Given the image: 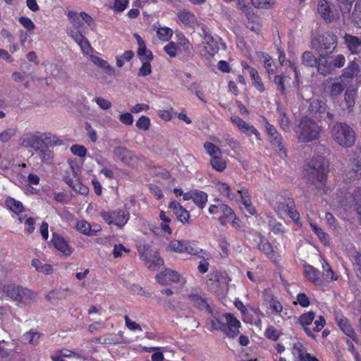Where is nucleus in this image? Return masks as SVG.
<instances>
[{
  "label": "nucleus",
  "mask_w": 361,
  "mask_h": 361,
  "mask_svg": "<svg viewBox=\"0 0 361 361\" xmlns=\"http://www.w3.org/2000/svg\"><path fill=\"white\" fill-rule=\"evenodd\" d=\"M329 164L322 156H316L311 159L304 166L303 176L308 187L324 190L326 185Z\"/></svg>",
  "instance_id": "1"
},
{
  "label": "nucleus",
  "mask_w": 361,
  "mask_h": 361,
  "mask_svg": "<svg viewBox=\"0 0 361 361\" xmlns=\"http://www.w3.org/2000/svg\"><path fill=\"white\" fill-rule=\"evenodd\" d=\"M4 293L13 301L16 302L19 307L29 305L34 302L37 298V294L32 290L18 286L16 284H9L0 287Z\"/></svg>",
  "instance_id": "2"
},
{
  "label": "nucleus",
  "mask_w": 361,
  "mask_h": 361,
  "mask_svg": "<svg viewBox=\"0 0 361 361\" xmlns=\"http://www.w3.org/2000/svg\"><path fill=\"white\" fill-rule=\"evenodd\" d=\"M331 134L335 142L341 147L348 148L355 144L356 133L353 128L345 123H335L331 129Z\"/></svg>",
  "instance_id": "3"
},
{
  "label": "nucleus",
  "mask_w": 361,
  "mask_h": 361,
  "mask_svg": "<svg viewBox=\"0 0 361 361\" xmlns=\"http://www.w3.org/2000/svg\"><path fill=\"white\" fill-rule=\"evenodd\" d=\"M320 131L321 128L319 125L306 116L301 118L296 129L298 139L304 142L317 139Z\"/></svg>",
  "instance_id": "4"
},
{
  "label": "nucleus",
  "mask_w": 361,
  "mask_h": 361,
  "mask_svg": "<svg viewBox=\"0 0 361 361\" xmlns=\"http://www.w3.org/2000/svg\"><path fill=\"white\" fill-rule=\"evenodd\" d=\"M337 46L336 37L331 33H325L314 38L312 41V47L321 54H331Z\"/></svg>",
  "instance_id": "5"
},
{
  "label": "nucleus",
  "mask_w": 361,
  "mask_h": 361,
  "mask_svg": "<svg viewBox=\"0 0 361 361\" xmlns=\"http://www.w3.org/2000/svg\"><path fill=\"white\" fill-rule=\"evenodd\" d=\"M48 137L45 134L35 132L26 133L20 139V144L24 147H31L35 151L42 150Z\"/></svg>",
  "instance_id": "6"
},
{
  "label": "nucleus",
  "mask_w": 361,
  "mask_h": 361,
  "mask_svg": "<svg viewBox=\"0 0 361 361\" xmlns=\"http://www.w3.org/2000/svg\"><path fill=\"white\" fill-rule=\"evenodd\" d=\"M218 190L223 196L227 198L228 201L240 202L241 203H249L251 202L250 195L246 189L238 190L234 194L231 192V188L226 183H219L218 184Z\"/></svg>",
  "instance_id": "7"
},
{
  "label": "nucleus",
  "mask_w": 361,
  "mask_h": 361,
  "mask_svg": "<svg viewBox=\"0 0 361 361\" xmlns=\"http://www.w3.org/2000/svg\"><path fill=\"white\" fill-rule=\"evenodd\" d=\"M263 317H264V314L259 307L248 305L247 310L242 316V320L246 324L255 326L259 329H262Z\"/></svg>",
  "instance_id": "8"
},
{
  "label": "nucleus",
  "mask_w": 361,
  "mask_h": 361,
  "mask_svg": "<svg viewBox=\"0 0 361 361\" xmlns=\"http://www.w3.org/2000/svg\"><path fill=\"white\" fill-rule=\"evenodd\" d=\"M224 317L226 323L223 327V333L229 338H235L240 334V322L231 313H226Z\"/></svg>",
  "instance_id": "9"
},
{
  "label": "nucleus",
  "mask_w": 361,
  "mask_h": 361,
  "mask_svg": "<svg viewBox=\"0 0 361 361\" xmlns=\"http://www.w3.org/2000/svg\"><path fill=\"white\" fill-rule=\"evenodd\" d=\"M101 216L103 220L108 224H114L118 227L123 226L128 220V214L123 210L114 211L111 212H102Z\"/></svg>",
  "instance_id": "10"
},
{
  "label": "nucleus",
  "mask_w": 361,
  "mask_h": 361,
  "mask_svg": "<svg viewBox=\"0 0 361 361\" xmlns=\"http://www.w3.org/2000/svg\"><path fill=\"white\" fill-rule=\"evenodd\" d=\"M346 86L342 77L328 78L326 81L325 88L331 97H338Z\"/></svg>",
  "instance_id": "11"
},
{
  "label": "nucleus",
  "mask_w": 361,
  "mask_h": 361,
  "mask_svg": "<svg viewBox=\"0 0 361 361\" xmlns=\"http://www.w3.org/2000/svg\"><path fill=\"white\" fill-rule=\"evenodd\" d=\"M231 120L232 123L235 125L239 130H240L243 133L249 137L254 135L257 140H261L259 133L252 125L247 123L238 116H231Z\"/></svg>",
  "instance_id": "12"
},
{
  "label": "nucleus",
  "mask_w": 361,
  "mask_h": 361,
  "mask_svg": "<svg viewBox=\"0 0 361 361\" xmlns=\"http://www.w3.org/2000/svg\"><path fill=\"white\" fill-rule=\"evenodd\" d=\"M70 36L80 46L82 52L85 55H92L93 49L89 40L81 33L80 30H71Z\"/></svg>",
  "instance_id": "13"
},
{
  "label": "nucleus",
  "mask_w": 361,
  "mask_h": 361,
  "mask_svg": "<svg viewBox=\"0 0 361 361\" xmlns=\"http://www.w3.org/2000/svg\"><path fill=\"white\" fill-rule=\"evenodd\" d=\"M315 318V314L314 312H308L301 314L298 319L297 324H298L306 333V334L313 339H316V336L313 333V331L310 327L312 325Z\"/></svg>",
  "instance_id": "14"
},
{
  "label": "nucleus",
  "mask_w": 361,
  "mask_h": 361,
  "mask_svg": "<svg viewBox=\"0 0 361 361\" xmlns=\"http://www.w3.org/2000/svg\"><path fill=\"white\" fill-rule=\"evenodd\" d=\"M303 268L305 276L308 281L315 286H322L324 283V279L319 269L309 264H304Z\"/></svg>",
  "instance_id": "15"
},
{
  "label": "nucleus",
  "mask_w": 361,
  "mask_h": 361,
  "mask_svg": "<svg viewBox=\"0 0 361 361\" xmlns=\"http://www.w3.org/2000/svg\"><path fill=\"white\" fill-rule=\"evenodd\" d=\"M157 281L161 285H170L180 281V275L173 270L166 269L164 272L157 275Z\"/></svg>",
  "instance_id": "16"
},
{
  "label": "nucleus",
  "mask_w": 361,
  "mask_h": 361,
  "mask_svg": "<svg viewBox=\"0 0 361 361\" xmlns=\"http://www.w3.org/2000/svg\"><path fill=\"white\" fill-rule=\"evenodd\" d=\"M317 10L321 17L326 22H332L335 19L334 12L331 4L326 0H320Z\"/></svg>",
  "instance_id": "17"
},
{
  "label": "nucleus",
  "mask_w": 361,
  "mask_h": 361,
  "mask_svg": "<svg viewBox=\"0 0 361 361\" xmlns=\"http://www.w3.org/2000/svg\"><path fill=\"white\" fill-rule=\"evenodd\" d=\"M77 230L82 234L94 236L101 231V226L97 224H90L86 221L82 220L77 223Z\"/></svg>",
  "instance_id": "18"
},
{
  "label": "nucleus",
  "mask_w": 361,
  "mask_h": 361,
  "mask_svg": "<svg viewBox=\"0 0 361 361\" xmlns=\"http://www.w3.org/2000/svg\"><path fill=\"white\" fill-rule=\"evenodd\" d=\"M51 242L54 247L65 256H70L73 250L63 237L59 234L54 233Z\"/></svg>",
  "instance_id": "19"
},
{
  "label": "nucleus",
  "mask_w": 361,
  "mask_h": 361,
  "mask_svg": "<svg viewBox=\"0 0 361 361\" xmlns=\"http://www.w3.org/2000/svg\"><path fill=\"white\" fill-rule=\"evenodd\" d=\"M292 353L299 361H319L316 357L308 353L305 346L300 342L294 343Z\"/></svg>",
  "instance_id": "20"
},
{
  "label": "nucleus",
  "mask_w": 361,
  "mask_h": 361,
  "mask_svg": "<svg viewBox=\"0 0 361 361\" xmlns=\"http://www.w3.org/2000/svg\"><path fill=\"white\" fill-rule=\"evenodd\" d=\"M202 32L203 43L206 44L205 48L209 55L214 56L219 49L218 43L214 40L205 27H202Z\"/></svg>",
  "instance_id": "21"
},
{
  "label": "nucleus",
  "mask_w": 361,
  "mask_h": 361,
  "mask_svg": "<svg viewBox=\"0 0 361 361\" xmlns=\"http://www.w3.org/2000/svg\"><path fill=\"white\" fill-rule=\"evenodd\" d=\"M189 302L200 311L205 310L207 312H211V308L209 306L205 298L197 293H190L188 295Z\"/></svg>",
  "instance_id": "22"
},
{
  "label": "nucleus",
  "mask_w": 361,
  "mask_h": 361,
  "mask_svg": "<svg viewBox=\"0 0 361 361\" xmlns=\"http://www.w3.org/2000/svg\"><path fill=\"white\" fill-rule=\"evenodd\" d=\"M183 200L184 201L192 200L194 203H206L207 195L203 191L192 190L183 194Z\"/></svg>",
  "instance_id": "23"
},
{
  "label": "nucleus",
  "mask_w": 361,
  "mask_h": 361,
  "mask_svg": "<svg viewBox=\"0 0 361 361\" xmlns=\"http://www.w3.org/2000/svg\"><path fill=\"white\" fill-rule=\"evenodd\" d=\"M214 281L215 283H214V287H212V289L220 293V294H224L228 290V281L227 279L223 276H217L214 275L213 278H210L209 279V283L211 281Z\"/></svg>",
  "instance_id": "24"
},
{
  "label": "nucleus",
  "mask_w": 361,
  "mask_h": 361,
  "mask_svg": "<svg viewBox=\"0 0 361 361\" xmlns=\"http://www.w3.org/2000/svg\"><path fill=\"white\" fill-rule=\"evenodd\" d=\"M336 319L342 331L353 341H356V334L347 319L341 315H337Z\"/></svg>",
  "instance_id": "25"
},
{
  "label": "nucleus",
  "mask_w": 361,
  "mask_h": 361,
  "mask_svg": "<svg viewBox=\"0 0 361 361\" xmlns=\"http://www.w3.org/2000/svg\"><path fill=\"white\" fill-rule=\"evenodd\" d=\"M113 153L115 157L119 159L126 165H131L133 157L130 152L125 147L118 146L114 149Z\"/></svg>",
  "instance_id": "26"
},
{
  "label": "nucleus",
  "mask_w": 361,
  "mask_h": 361,
  "mask_svg": "<svg viewBox=\"0 0 361 361\" xmlns=\"http://www.w3.org/2000/svg\"><path fill=\"white\" fill-rule=\"evenodd\" d=\"M317 66V71L323 75L331 74L334 71L332 63L328 62L325 56L322 54L319 56Z\"/></svg>",
  "instance_id": "27"
},
{
  "label": "nucleus",
  "mask_w": 361,
  "mask_h": 361,
  "mask_svg": "<svg viewBox=\"0 0 361 361\" xmlns=\"http://www.w3.org/2000/svg\"><path fill=\"white\" fill-rule=\"evenodd\" d=\"M320 262L322 264V268L323 269L322 277L324 278V281H334L338 280V276L333 271L328 262L323 257H321Z\"/></svg>",
  "instance_id": "28"
},
{
  "label": "nucleus",
  "mask_w": 361,
  "mask_h": 361,
  "mask_svg": "<svg viewBox=\"0 0 361 361\" xmlns=\"http://www.w3.org/2000/svg\"><path fill=\"white\" fill-rule=\"evenodd\" d=\"M140 258L145 261L146 266L151 270H155L164 264V260L157 255L148 257L146 254L142 253Z\"/></svg>",
  "instance_id": "29"
},
{
  "label": "nucleus",
  "mask_w": 361,
  "mask_h": 361,
  "mask_svg": "<svg viewBox=\"0 0 361 361\" xmlns=\"http://www.w3.org/2000/svg\"><path fill=\"white\" fill-rule=\"evenodd\" d=\"M356 95L357 89L353 87H349L345 92L344 100L348 111H351L355 106Z\"/></svg>",
  "instance_id": "30"
},
{
  "label": "nucleus",
  "mask_w": 361,
  "mask_h": 361,
  "mask_svg": "<svg viewBox=\"0 0 361 361\" xmlns=\"http://www.w3.org/2000/svg\"><path fill=\"white\" fill-rule=\"evenodd\" d=\"M345 42L351 53L357 54L361 51V41L357 37L346 35L345 36Z\"/></svg>",
  "instance_id": "31"
},
{
  "label": "nucleus",
  "mask_w": 361,
  "mask_h": 361,
  "mask_svg": "<svg viewBox=\"0 0 361 361\" xmlns=\"http://www.w3.org/2000/svg\"><path fill=\"white\" fill-rule=\"evenodd\" d=\"M184 252L191 255H196L198 257H203L202 254H205L204 250L200 248L194 240H185Z\"/></svg>",
  "instance_id": "32"
},
{
  "label": "nucleus",
  "mask_w": 361,
  "mask_h": 361,
  "mask_svg": "<svg viewBox=\"0 0 361 361\" xmlns=\"http://www.w3.org/2000/svg\"><path fill=\"white\" fill-rule=\"evenodd\" d=\"M353 170L357 179L361 178V147H357L354 150L353 159Z\"/></svg>",
  "instance_id": "33"
},
{
  "label": "nucleus",
  "mask_w": 361,
  "mask_h": 361,
  "mask_svg": "<svg viewBox=\"0 0 361 361\" xmlns=\"http://www.w3.org/2000/svg\"><path fill=\"white\" fill-rule=\"evenodd\" d=\"M70 169L74 176V179L68 176L64 177L63 179L73 190L78 192L80 186L82 184L78 178V169L75 168L73 166H70Z\"/></svg>",
  "instance_id": "34"
},
{
  "label": "nucleus",
  "mask_w": 361,
  "mask_h": 361,
  "mask_svg": "<svg viewBox=\"0 0 361 361\" xmlns=\"http://www.w3.org/2000/svg\"><path fill=\"white\" fill-rule=\"evenodd\" d=\"M179 20L185 25L192 26L196 23L195 16L188 10L183 9L178 13Z\"/></svg>",
  "instance_id": "35"
},
{
  "label": "nucleus",
  "mask_w": 361,
  "mask_h": 361,
  "mask_svg": "<svg viewBox=\"0 0 361 361\" xmlns=\"http://www.w3.org/2000/svg\"><path fill=\"white\" fill-rule=\"evenodd\" d=\"M359 72V65L355 61H352L348 63V66L343 69V74L340 77H342L343 79H352L356 76Z\"/></svg>",
  "instance_id": "36"
},
{
  "label": "nucleus",
  "mask_w": 361,
  "mask_h": 361,
  "mask_svg": "<svg viewBox=\"0 0 361 361\" xmlns=\"http://www.w3.org/2000/svg\"><path fill=\"white\" fill-rule=\"evenodd\" d=\"M6 206L8 207L10 211L18 216V219L20 223H25L26 218H30L28 214L26 213L23 204H6Z\"/></svg>",
  "instance_id": "37"
},
{
  "label": "nucleus",
  "mask_w": 361,
  "mask_h": 361,
  "mask_svg": "<svg viewBox=\"0 0 361 361\" xmlns=\"http://www.w3.org/2000/svg\"><path fill=\"white\" fill-rule=\"evenodd\" d=\"M350 203L354 202L355 203H361V187H358L353 190V192H348L345 193L343 199L339 200V203L343 202Z\"/></svg>",
  "instance_id": "38"
},
{
  "label": "nucleus",
  "mask_w": 361,
  "mask_h": 361,
  "mask_svg": "<svg viewBox=\"0 0 361 361\" xmlns=\"http://www.w3.org/2000/svg\"><path fill=\"white\" fill-rule=\"evenodd\" d=\"M170 207L173 209L178 219L183 224L188 223L190 218L189 212L184 209L181 204H169Z\"/></svg>",
  "instance_id": "39"
},
{
  "label": "nucleus",
  "mask_w": 361,
  "mask_h": 361,
  "mask_svg": "<svg viewBox=\"0 0 361 361\" xmlns=\"http://www.w3.org/2000/svg\"><path fill=\"white\" fill-rule=\"evenodd\" d=\"M281 136L278 133L276 136L269 137V140L274 146L275 150L278 152L281 158H285L287 156L286 151L281 142Z\"/></svg>",
  "instance_id": "40"
},
{
  "label": "nucleus",
  "mask_w": 361,
  "mask_h": 361,
  "mask_svg": "<svg viewBox=\"0 0 361 361\" xmlns=\"http://www.w3.org/2000/svg\"><path fill=\"white\" fill-rule=\"evenodd\" d=\"M90 60L92 63H94L98 67L104 69L108 74H113L114 73V69L112 66H111L108 62L97 56L90 55Z\"/></svg>",
  "instance_id": "41"
},
{
  "label": "nucleus",
  "mask_w": 361,
  "mask_h": 361,
  "mask_svg": "<svg viewBox=\"0 0 361 361\" xmlns=\"http://www.w3.org/2000/svg\"><path fill=\"white\" fill-rule=\"evenodd\" d=\"M258 249L269 259H275L276 253L273 250L272 245L269 241L262 239L258 244Z\"/></svg>",
  "instance_id": "42"
},
{
  "label": "nucleus",
  "mask_w": 361,
  "mask_h": 361,
  "mask_svg": "<svg viewBox=\"0 0 361 361\" xmlns=\"http://www.w3.org/2000/svg\"><path fill=\"white\" fill-rule=\"evenodd\" d=\"M31 264L38 272H41L47 275L51 274L53 272V268L51 265L48 264H43L38 259H33L32 260Z\"/></svg>",
  "instance_id": "43"
},
{
  "label": "nucleus",
  "mask_w": 361,
  "mask_h": 361,
  "mask_svg": "<svg viewBox=\"0 0 361 361\" xmlns=\"http://www.w3.org/2000/svg\"><path fill=\"white\" fill-rule=\"evenodd\" d=\"M277 112L279 114V123L280 126L283 130H288L290 127V121L280 105H278Z\"/></svg>",
  "instance_id": "44"
},
{
  "label": "nucleus",
  "mask_w": 361,
  "mask_h": 361,
  "mask_svg": "<svg viewBox=\"0 0 361 361\" xmlns=\"http://www.w3.org/2000/svg\"><path fill=\"white\" fill-rule=\"evenodd\" d=\"M309 109L313 114H322L326 111V104L319 99H312Z\"/></svg>",
  "instance_id": "45"
},
{
  "label": "nucleus",
  "mask_w": 361,
  "mask_h": 361,
  "mask_svg": "<svg viewBox=\"0 0 361 361\" xmlns=\"http://www.w3.org/2000/svg\"><path fill=\"white\" fill-rule=\"evenodd\" d=\"M281 211L284 212L288 216H289L293 221L298 223L300 221V214L294 205L290 206L288 204H281Z\"/></svg>",
  "instance_id": "46"
},
{
  "label": "nucleus",
  "mask_w": 361,
  "mask_h": 361,
  "mask_svg": "<svg viewBox=\"0 0 361 361\" xmlns=\"http://www.w3.org/2000/svg\"><path fill=\"white\" fill-rule=\"evenodd\" d=\"M247 68L249 69V73H250V77L252 78V80L253 85L260 92H264V85L262 84V82L261 81L260 77L259 76L257 71L255 68H251V67H249V66H247Z\"/></svg>",
  "instance_id": "47"
},
{
  "label": "nucleus",
  "mask_w": 361,
  "mask_h": 361,
  "mask_svg": "<svg viewBox=\"0 0 361 361\" xmlns=\"http://www.w3.org/2000/svg\"><path fill=\"white\" fill-rule=\"evenodd\" d=\"M0 361H22L20 355L11 351L8 353L0 345Z\"/></svg>",
  "instance_id": "48"
},
{
  "label": "nucleus",
  "mask_w": 361,
  "mask_h": 361,
  "mask_svg": "<svg viewBox=\"0 0 361 361\" xmlns=\"http://www.w3.org/2000/svg\"><path fill=\"white\" fill-rule=\"evenodd\" d=\"M317 61L318 58H315L311 51H305L302 55V63L306 66L313 67Z\"/></svg>",
  "instance_id": "49"
},
{
  "label": "nucleus",
  "mask_w": 361,
  "mask_h": 361,
  "mask_svg": "<svg viewBox=\"0 0 361 361\" xmlns=\"http://www.w3.org/2000/svg\"><path fill=\"white\" fill-rule=\"evenodd\" d=\"M311 228L319 240L325 245H329V235L322 230V228L317 226L315 224H310Z\"/></svg>",
  "instance_id": "50"
},
{
  "label": "nucleus",
  "mask_w": 361,
  "mask_h": 361,
  "mask_svg": "<svg viewBox=\"0 0 361 361\" xmlns=\"http://www.w3.org/2000/svg\"><path fill=\"white\" fill-rule=\"evenodd\" d=\"M185 240H171L168 248L175 252L184 253Z\"/></svg>",
  "instance_id": "51"
},
{
  "label": "nucleus",
  "mask_w": 361,
  "mask_h": 361,
  "mask_svg": "<svg viewBox=\"0 0 361 361\" xmlns=\"http://www.w3.org/2000/svg\"><path fill=\"white\" fill-rule=\"evenodd\" d=\"M282 335V333L273 326H269L264 331V336L274 341H277Z\"/></svg>",
  "instance_id": "52"
},
{
  "label": "nucleus",
  "mask_w": 361,
  "mask_h": 361,
  "mask_svg": "<svg viewBox=\"0 0 361 361\" xmlns=\"http://www.w3.org/2000/svg\"><path fill=\"white\" fill-rule=\"evenodd\" d=\"M13 317V314L11 310V307L8 305H4L0 307V320L4 324H6L11 318Z\"/></svg>",
  "instance_id": "53"
},
{
  "label": "nucleus",
  "mask_w": 361,
  "mask_h": 361,
  "mask_svg": "<svg viewBox=\"0 0 361 361\" xmlns=\"http://www.w3.org/2000/svg\"><path fill=\"white\" fill-rule=\"evenodd\" d=\"M137 55L141 61H151L153 59L152 51L147 49L145 44L138 47Z\"/></svg>",
  "instance_id": "54"
},
{
  "label": "nucleus",
  "mask_w": 361,
  "mask_h": 361,
  "mask_svg": "<svg viewBox=\"0 0 361 361\" xmlns=\"http://www.w3.org/2000/svg\"><path fill=\"white\" fill-rule=\"evenodd\" d=\"M210 164L212 168L218 171H223L226 166V161L219 156L212 157Z\"/></svg>",
  "instance_id": "55"
},
{
  "label": "nucleus",
  "mask_w": 361,
  "mask_h": 361,
  "mask_svg": "<svg viewBox=\"0 0 361 361\" xmlns=\"http://www.w3.org/2000/svg\"><path fill=\"white\" fill-rule=\"evenodd\" d=\"M41 334L36 331H29L23 335V340L32 345H37L40 338Z\"/></svg>",
  "instance_id": "56"
},
{
  "label": "nucleus",
  "mask_w": 361,
  "mask_h": 361,
  "mask_svg": "<svg viewBox=\"0 0 361 361\" xmlns=\"http://www.w3.org/2000/svg\"><path fill=\"white\" fill-rule=\"evenodd\" d=\"M134 56V52L133 51L128 50L126 51L122 55L117 56L116 59V66L119 68L122 67L126 61H129Z\"/></svg>",
  "instance_id": "57"
},
{
  "label": "nucleus",
  "mask_w": 361,
  "mask_h": 361,
  "mask_svg": "<svg viewBox=\"0 0 361 361\" xmlns=\"http://www.w3.org/2000/svg\"><path fill=\"white\" fill-rule=\"evenodd\" d=\"M47 72L54 77H58L62 74V66L56 63H51L47 65Z\"/></svg>",
  "instance_id": "58"
},
{
  "label": "nucleus",
  "mask_w": 361,
  "mask_h": 361,
  "mask_svg": "<svg viewBox=\"0 0 361 361\" xmlns=\"http://www.w3.org/2000/svg\"><path fill=\"white\" fill-rule=\"evenodd\" d=\"M157 35L160 39L167 41L171 37L173 31L168 27H161L158 28Z\"/></svg>",
  "instance_id": "59"
},
{
  "label": "nucleus",
  "mask_w": 361,
  "mask_h": 361,
  "mask_svg": "<svg viewBox=\"0 0 361 361\" xmlns=\"http://www.w3.org/2000/svg\"><path fill=\"white\" fill-rule=\"evenodd\" d=\"M159 217L162 221V223L161 224L162 231L166 233L171 234V229L170 228L169 225V224L171 221V219L166 214V213L164 211H161L160 212Z\"/></svg>",
  "instance_id": "60"
},
{
  "label": "nucleus",
  "mask_w": 361,
  "mask_h": 361,
  "mask_svg": "<svg viewBox=\"0 0 361 361\" xmlns=\"http://www.w3.org/2000/svg\"><path fill=\"white\" fill-rule=\"evenodd\" d=\"M221 213L223 214V216H220L219 219L222 224H226V219H233L234 216V214L231 208H230L228 204L226 206H221Z\"/></svg>",
  "instance_id": "61"
},
{
  "label": "nucleus",
  "mask_w": 361,
  "mask_h": 361,
  "mask_svg": "<svg viewBox=\"0 0 361 361\" xmlns=\"http://www.w3.org/2000/svg\"><path fill=\"white\" fill-rule=\"evenodd\" d=\"M68 17L75 29L78 30L82 27V23L80 14L74 11H69Z\"/></svg>",
  "instance_id": "62"
},
{
  "label": "nucleus",
  "mask_w": 361,
  "mask_h": 361,
  "mask_svg": "<svg viewBox=\"0 0 361 361\" xmlns=\"http://www.w3.org/2000/svg\"><path fill=\"white\" fill-rule=\"evenodd\" d=\"M60 355H61L63 357H73L75 359L82 360H87V358L85 357L82 353L72 351L67 349L61 350Z\"/></svg>",
  "instance_id": "63"
},
{
  "label": "nucleus",
  "mask_w": 361,
  "mask_h": 361,
  "mask_svg": "<svg viewBox=\"0 0 361 361\" xmlns=\"http://www.w3.org/2000/svg\"><path fill=\"white\" fill-rule=\"evenodd\" d=\"M204 147L207 153L209 154L212 157L218 156V154L221 152L219 147H216L213 143L209 142H206L204 144Z\"/></svg>",
  "instance_id": "64"
}]
</instances>
